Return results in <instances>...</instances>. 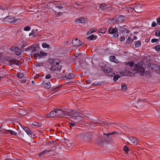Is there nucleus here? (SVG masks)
<instances>
[{
	"mask_svg": "<svg viewBox=\"0 0 160 160\" xmlns=\"http://www.w3.org/2000/svg\"><path fill=\"white\" fill-rule=\"evenodd\" d=\"M118 28L120 33V35L121 34L125 35H122L120 36V40H125V37L127 36L126 34L130 32L131 28L125 25H122L121 26L118 25Z\"/></svg>",
	"mask_w": 160,
	"mask_h": 160,
	"instance_id": "obj_1",
	"label": "nucleus"
},
{
	"mask_svg": "<svg viewBox=\"0 0 160 160\" xmlns=\"http://www.w3.org/2000/svg\"><path fill=\"white\" fill-rule=\"evenodd\" d=\"M100 66L101 67L102 70L108 76L113 77L115 75V73L113 72L112 68L108 67L106 66V65L104 63H101L99 64Z\"/></svg>",
	"mask_w": 160,
	"mask_h": 160,
	"instance_id": "obj_2",
	"label": "nucleus"
},
{
	"mask_svg": "<svg viewBox=\"0 0 160 160\" xmlns=\"http://www.w3.org/2000/svg\"><path fill=\"white\" fill-rule=\"evenodd\" d=\"M118 28H112L110 27L108 28V32L110 34H113L112 37L114 38H116L119 36L118 33Z\"/></svg>",
	"mask_w": 160,
	"mask_h": 160,
	"instance_id": "obj_3",
	"label": "nucleus"
},
{
	"mask_svg": "<svg viewBox=\"0 0 160 160\" xmlns=\"http://www.w3.org/2000/svg\"><path fill=\"white\" fill-rule=\"evenodd\" d=\"M81 138L85 140L89 141L92 137V133L91 132H84L80 135Z\"/></svg>",
	"mask_w": 160,
	"mask_h": 160,
	"instance_id": "obj_4",
	"label": "nucleus"
},
{
	"mask_svg": "<svg viewBox=\"0 0 160 160\" xmlns=\"http://www.w3.org/2000/svg\"><path fill=\"white\" fill-rule=\"evenodd\" d=\"M82 117L83 115L81 113L78 111H73L72 118L74 119L75 120L77 121V120L78 119H80ZM78 121H80V120H79Z\"/></svg>",
	"mask_w": 160,
	"mask_h": 160,
	"instance_id": "obj_5",
	"label": "nucleus"
},
{
	"mask_svg": "<svg viewBox=\"0 0 160 160\" xmlns=\"http://www.w3.org/2000/svg\"><path fill=\"white\" fill-rule=\"evenodd\" d=\"M18 21V20L17 19H16L14 18L9 16L7 17L4 19V22L6 23L16 22Z\"/></svg>",
	"mask_w": 160,
	"mask_h": 160,
	"instance_id": "obj_6",
	"label": "nucleus"
},
{
	"mask_svg": "<svg viewBox=\"0 0 160 160\" xmlns=\"http://www.w3.org/2000/svg\"><path fill=\"white\" fill-rule=\"evenodd\" d=\"M34 46L33 45L31 46L28 48V49L31 50V49H32V55H33V57H34L36 58H40L41 57L40 53L36 52H35L33 53L35 51L36 52V50L34 48Z\"/></svg>",
	"mask_w": 160,
	"mask_h": 160,
	"instance_id": "obj_7",
	"label": "nucleus"
},
{
	"mask_svg": "<svg viewBox=\"0 0 160 160\" xmlns=\"http://www.w3.org/2000/svg\"><path fill=\"white\" fill-rule=\"evenodd\" d=\"M4 60L5 61L11 62V64L13 65L14 64H15L18 65V61L15 60L13 58L10 57H5L4 58Z\"/></svg>",
	"mask_w": 160,
	"mask_h": 160,
	"instance_id": "obj_8",
	"label": "nucleus"
},
{
	"mask_svg": "<svg viewBox=\"0 0 160 160\" xmlns=\"http://www.w3.org/2000/svg\"><path fill=\"white\" fill-rule=\"evenodd\" d=\"M136 68H135L137 71V73L139 72L141 73V75L142 76L143 75V73L144 71V68L142 67L138 66L137 64L135 65Z\"/></svg>",
	"mask_w": 160,
	"mask_h": 160,
	"instance_id": "obj_9",
	"label": "nucleus"
},
{
	"mask_svg": "<svg viewBox=\"0 0 160 160\" xmlns=\"http://www.w3.org/2000/svg\"><path fill=\"white\" fill-rule=\"evenodd\" d=\"M125 19L124 16L119 15L116 18V21L118 23H122L123 22Z\"/></svg>",
	"mask_w": 160,
	"mask_h": 160,
	"instance_id": "obj_10",
	"label": "nucleus"
},
{
	"mask_svg": "<svg viewBox=\"0 0 160 160\" xmlns=\"http://www.w3.org/2000/svg\"><path fill=\"white\" fill-rule=\"evenodd\" d=\"M56 117H63L64 111L60 109H55Z\"/></svg>",
	"mask_w": 160,
	"mask_h": 160,
	"instance_id": "obj_11",
	"label": "nucleus"
},
{
	"mask_svg": "<svg viewBox=\"0 0 160 160\" xmlns=\"http://www.w3.org/2000/svg\"><path fill=\"white\" fill-rule=\"evenodd\" d=\"M72 43L76 47H79L83 44V42H81V41H72Z\"/></svg>",
	"mask_w": 160,
	"mask_h": 160,
	"instance_id": "obj_12",
	"label": "nucleus"
},
{
	"mask_svg": "<svg viewBox=\"0 0 160 160\" xmlns=\"http://www.w3.org/2000/svg\"><path fill=\"white\" fill-rule=\"evenodd\" d=\"M23 130L30 136L32 137V131L27 127H22Z\"/></svg>",
	"mask_w": 160,
	"mask_h": 160,
	"instance_id": "obj_13",
	"label": "nucleus"
},
{
	"mask_svg": "<svg viewBox=\"0 0 160 160\" xmlns=\"http://www.w3.org/2000/svg\"><path fill=\"white\" fill-rule=\"evenodd\" d=\"M73 111L72 110L68 111H65L64 112L63 117L68 118L67 117V116H69L72 117Z\"/></svg>",
	"mask_w": 160,
	"mask_h": 160,
	"instance_id": "obj_14",
	"label": "nucleus"
},
{
	"mask_svg": "<svg viewBox=\"0 0 160 160\" xmlns=\"http://www.w3.org/2000/svg\"><path fill=\"white\" fill-rule=\"evenodd\" d=\"M74 76V75L73 73L69 72L65 74V77L69 79H73Z\"/></svg>",
	"mask_w": 160,
	"mask_h": 160,
	"instance_id": "obj_15",
	"label": "nucleus"
},
{
	"mask_svg": "<svg viewBox=\"0 0 160 160\" xmlns=\"http://www.w3.org/2000/svg\"><path fill=\"white\" fill-rule=\"evenodd\" d=\"M48 117H52L55 118L56 117V112L55 109L53 110L48 114Z\"/></svg>",
	"mask_w": 160,
	"mask_h": 160,
	"instance_id": "obj_16",
	"label": "nucleus"
},
{
	"mask_svg": "<svg viewBox=\"0 0 160 160\" xmlns=\"http://www.w3.org/2000/svg\"><path fill=\"white\" fill-rule=\"evenodd\" d=\"M56 59H50L49 60V63L51 65H58L59 64V63L56 61Z\"/></svg>",
	"mask_w": 160,
	"mask_h": 160,
	"instance_id": "obj_17",
	"label": "nucleus"
},
{
	"mask_svg": "<svg viewBox=\"0 0 160 160\" xmlns=\"http://www.w3.org/2000/svg\"><path fill=\"white\" fill-rule=\"evenodd\" d=\"M77 23H85V20L83 18H81L76 21Z\"/></svg>",
	"mask_w": 160,
	"mask_h": 160,
	"instance_id": "obj_18",
	"label": "nucleus"
},
{
	"mask_svg": "<svg viewBox=\"0 0 160 160\" xmlns=\"http://www.w3.org/2000/svg\"><path fill=\"white\" fill-rule=\"evenodd\" d=\"M98 38V37L96 35H94L93 34H91L88 37V38L90 40H95Z\"/></svg>",
	"mask_w": 160,
	"mask_h": 160,
	"instance_id": "obj_19",
	"label": "nucleus"
},
{
	"mask_svg": "<svg viewBox=\"0 0 160 160\" xmlns=\"http://www.w3.org/2000/svg\"><path fill=\"white\" fill-rule=\"evenodd\" d=\"M51 151L50 150H44L43 151L41 152L39 154L38 156H40L42 155H44L45 154L47 153L48 152H49Z\"/></svg>",
	"mask_w": 160,
	"mask_h": 160,
	"instance_id": "obj_20",
	"label": "nucleus"
},
{
	"mask_svg": "<svg viewBox=\"0 0 160 160\" xmlns=\"http://www.w3.org/2000/svg\"><path fill=\"white\" fill-rule=\"evenodd\" d=\"M130 139L131 142L133 143H137L138 141V139L134 137H131L130 138Z\"/></svg>",
	"mask_w": 160,
	"mask_h": 160,
	"instance_id": "obj_21",
	"label": "nucleus"
},
{
	"mask_svg": "<svg viewBox=\"0 0 160 160\" xmlns=\"http://www.w3.org/2000/svg\"><path fill=\"white\" fill-rule=\"evenodd\" d=\"M76 122H77L76 123H73V122H71L70 123V127L71 128H72L73 127H74V128H77V126L76 125L77 124V123L78 122V120L77 121H76Z\"/></svg>",
	"mask_w": 160,
	"mask_h": 160,
	"instance_id": "obj_22",
	"label": "nucleus"
},
{
	"mask_svg": "<svg viewBox=\"0 0 160 160\" xmlns=\"http://www.w3.org/2000/svg\"><path fill=\"white\" fill-rule=\"evenodd\" d=\"M18 112L19 114L21 115H26L27 114L25 110L22 109H20Z\"/></svg>",
	"mask_w": 160,
	"mask_h": 160,
	"instance_id": "obj_23",
	"label": "nucleus"
},
{
	"mask_svg": "<svg viewBox=\"0 0 160 160\" xmlns=\"http://www.w3.org/2000/svg\"><path fill=\"white\" fill-rule=\"evenodd\" d=\"M6 130L9 132L11 135H14L16 136H17V133L12 130L10 129H6Z\"/></svg>",
	"mask_w": 160,
	"mask_h": 160,
	"instance_id": "obj_24",
	"label": "nucleus"
},
{
	"mask_svg": "<svg viewBox=\"0 0 160 160\" xmlns=\"http://www.w3.org/2000/svg\"><path fill=\"white\" fill-rule=\"evenodd\" d=\"M38 31V30L36 29L35 30L33 29L31 32L29 34V36H35L36 35V33Z\"/></svg>",
	"mask_w": 160,
	"mask_h": 160,
	"instance_id": "obj_25",
	"label": "nucleus"
},
{
	"mask_svg": "<svg viewBox=\"0 0 160 160\" xmlns=\"http://www.w3.org/2000/svg\"><path fill=\"white\" fill-rule=\"evenodd\" d=\"M141 6H138L134 7V9L135 11L138 12L139 13L141 12V10H140L141 9Z\"/></svg>",
	"mask_w": 160,
	"mask_h": 160,
	"instance_id": "obj_26",
	"label": "nucleus"
},
{
	"mask_svg": "<svg viewBox=\"0 0 160 160\" xmlns=\"http://www.w3.org/2000/svg\"><path fill=\"white\" fill-rule=\"evenodd\" d=\"M107 134L103 133V141L105 142H108V139L109 138L108 136H107L108 137H106V136Z\"/></svg>",
	"mask_w": 160,
	"mask_h": 160,
	"instance_id": "obj_27",
	"label": "nucleus"
},
{
	"mask_svg": "<svg viewBox=\"0 0 160 160\" xmlns=\"http://www.w3.org/2000/svg\"><path fill=\"white\" fill-rule=\"evenodd\" d=\"M97 31V29H90L87 32V34L89 35L92 33L96 32Z\"/></svg>",
	"mask_w": 160,
	"mask_h": 160,
	"instance_id": "obj_28",
	"label": "nucleus"
},
{
	"mask_svg": "<svg viewBox=\"0 0 160 160\" xmlns=\"http://www.w3.org/2000/svg\"><path fill=\"white\" fill-rule=\"evenodd\" d=\"M16 50H15V53L17 55H19L21 54V50L19 48H18L16 49Z\"/></svg>",
	"mask_w": 160,
	"mask_h": 160,
	"instance_id": "obj_29",
	"label": "nucleus"
},
{
	"mask_svg": "<svg viewBox=\"0 0 160 160\" xmlns=\"http://www.w3.org/2000/svg\"><path fill=\"white\" fill-rule=\"evenodd\" d=\"M106 29L104 28H103L99 30L98 31V32L99 33H102L103 34L106 32Z\"/></svg>",
	"mask_w": 160,
	"mask_h": 160,
	"instance_id": "obj_30",
	"label": "nucleus"
},
{
	"mask_svg": "<svg viewBox=\"0 0 160 160\" xmlns=\"http://www.w3.org/2000/svg\"><path fill=\"white\" fill-rule=\"evenodd\" d=\"M44 87L48 89L50 88L51 87V85L50 82H47L44 84Z\"/></svg>",
	"mask_w": 160,
	"mask_h": 160,
	"instance_id": "obj_31",
	"label": "nucleus"
},
{
	"mask_svg": "<svg viewBox=\"0 0 160 160\" xmlns=\"http://www.w3.org/2000/svg\"><path fill=\"white\" fill-rule=\"evenodd\" d=\"M17 76L19 78H22L23 77L24 74L21 72H18L17 74Z\"/></svg>",
	"mask_w": 160,
	"mask_h": 160,
	"instance_id": "obj_32",
	"label": "nucleus"
},
{
	"mask_svg": "<svg viewBox=\"0 0 160 160\" xmlns=\"http://www.w3.org/2000/svg\"><path fill=\"white\" fill-rule=\"evenodd\" d=\"M128 72L129 73H137V71L134 68L132 70L131 69L128 70Z\"/></svg>",
	"mask_w": 160,
	"mask_h": 160,
	"instance_id": "obj_33",
	"label": "nucleus"
},
{
	"mask_svg": "<svg viewBox=\"0 0 160 160\" xmlns=\"http://www.w3.org/2000/svg\"><path fill=\"white\" fill-rule=\"evenodd\" d=\"M32 124L34 126H38V127H40L42 125V124H41L40 123H39L38 122H34L32 123Z\"/></svg>",
	"mask_w": 160,
	"mask_h": 160,
	"instance_id": "obj_34",
	"label": "nucleus"
},
{
	"mask_svg": "<svg viewBox=\"0 0 160 160\" xmlns=\"http://www.w3.org/2000/svg\"><path fill=\"white\" fill-rule=\"evenodd\" d=\"M42 47L44 48H50V46L49 44L46 43H43L42 44Z\"/></svg>",
	"mask_w": 160,
	"mask_h": 160,
	"instance_id": "obj_35",
	"label": "nucleus"
},
{
	"mask_svg": "<svg viewBox=\"0 0 160 160\" xmlns=\"http://www.w3.org/2000/svg\"><path fill=\"white\" fill-rule=\"evenodd\" d=\"M141 44L140 41H138L135 44V46L136 47L138 48L140 46Z\"/></svg>",
	"mask_w": 160,
	"mask_h": 160,
	"instance_id": "obj_36",
	"label": "nucleus"
},
{
	"mask_svg": "<svg viewBox=\"0 0 160 160\" xmlns=\"http://www.w3.org/2000/svg\"><path fill=\"white\" fill-rule=\"evenodd\" d=\"M123 150L124 151L126 152V154H127L129 151V149L126 146H125L123 147Z\"/></svg>",
	"mask_w": 160,
	"mask_h": 160,
	"instance_id": "obj_37",
	"label": "nucleus"
},
{
	"mask_svg": "<svg viewBox=\"0 0 160 160\" xmlns=\"http://www.w3.org/2000/svg\"><path fill=\"white\" fill-rule=\"evenodd\" d=\"M116 58L114 56H111L110 57V60L111 61H113V62H116L115 60Z\"/></svg>",
	"mask_w": 160,
	"mask_h": 160,
	"instance_id": "obj_38",
	"label": "nucleus"
},
{
	"mask_svg": "<svg viewBox=\"0 0 160 160\" xmlns=\"http://www.w3.org/2000/svg\"><path fill=\"white\" fill-rule=\"evenodd\" d=\"M57 67L56 65H51V70L52 71H54L56 70Z\"/></svg>",
	"mask_w": 160,
	"mask_h": 160,
	"instance_id": "obj_39",
	"label": "nucleus"
},
{
	"mask_svg": "<svg viewBox=\"0 0 160 160\" xmlns=\"http://www.w3.org/2000/svg\"><path fill=\"white\" fill-rule=\"evenodd\" d=\"M121 89L123 91H126L127 89V87L125 84H122L121 85Z\"/></svg>",
	"mask_w": 160,
	"mask_h": 160,
	"instance_id": "obj_40",
	"label": "nucleus"
},
{
	"mask_svg": "<svg viewBox=\"0 0 160 160\" xmlns=\"http://www.w3.org/2000/svg\"><path fill=\"white\" fill-rule=\"evenodd\" d=\"M155 34L157 36H160V30H158L155 32Z\"/></svg>",
	"mask_w": 160,
	"mask_h": 160,
	"instance_id": "obj_41",
	"label": "nucleus"
},
{
	"mask_svg": "<svg viewBox=\"0 0 160 160\" xmlns=\"http://www.w3.org/2000/svg\"><path fill=\"white\" fill-rule=\"evenodd\" d=\"M31 29V27L29 26H27L24 27V30L25 31H29Z\"/></svg>",
	"mask_w": 160,
	"mask_h": 160,
	"instance_id": "obj_42",
	"label": "nucleus"
},
{
	"mask_svg": "<svg viewBox=\"0 0 160 160\" xmlns=\"http://www.w3.org/2000/svg\"><path fill=\"white\" fill-rule=\"evenodd\" d=\"M114 77L113 79V81H116L119 78H120V76L119 75H117L116 76H114Z\"/></svg>",
	"mask_w": 160,
	"mask_h": 160,
	"instance_id": "obj_43",
	"label": "nucleus"
},
{
	"mask_svg": "<svg viewBox=\"0 0 160 160\" xmlns=\"http://www.w3.org/2000/svg\"><path fill=\"white\" fill-rule=\"evenodd\" d=\"M118 132H116V131H114L113 132H112L111 133H107V134L106 135V136L108 137L107 136H109L110 135H113L115 134L118 133Z\"/></svg>",
	"mask_w": 160,
	"mask_h": 160,
	"instance_id": "obj_44",
	"label": "nucleus"
},
{
	"mask_svg": "<svg viewBox=\"0 0 160 160\" xmlns=\"http://www.w3.org/2000/svg\"><path fill=\"white\" fill-rule=\"evenodd\" d=\"M155 50L158 52H159L160 50V46L159 45H157L154 47Z\"/></svg>",
	"mask_w": 160,
	"mask_h": 160,
	"instance_id": "obj_45",
	"label": "nucleus"
},
{
	"mask_svg": "<svg viewBox=\"0 0 160 160\" xmlns=\"http://www.w3.org/2000/svg\"><path fill=\"white\" fill-rule=\"evenodd\" d=\"M127 65H128L130 67H132L134 65L133 62H131L127 63Z\"/></svg>",
	"mask_w": 160,
	"mask_h": 160,
	"instance_id": "obj_46",
	"label": "nucleus"
},
{
	"mask_svg": "<svg viewBox=\"0 0 160 160\" xmlns=\"http://www.w3.org/2000/svg\"><path fill=\"white\" fill-rule=\"evenodd\" d=\"M62 86V85H60L58 86H54L53 87H52V88L53 90H57L58 88L61 87Z\"/></svg>",
	"mask_w": 160,
	"mask_h": 160,
	"instance_id": "obj_47",
	"label": "nucleus"
},
{
	"mask_svg": "<svg viewBox=\"0 0 160 160\" xmlns=\"http://www.w3.org/2000/svg\"><path fill=\"white\" fill-rule=\"evenodd\" d=\"M40 55H41L43 56H45L47 55L46 53L42 51L40 52Z\"/></svg>",
	"mask_w": 160,
	"mask_h": 160,
	"instance_id": "obj_48",
	"label": "nucleus"
},
{
	"mask_svg": "<svg viewBox=\"0 0 160 160\" xmlns=\"http://www.w3.org/2000/svg\"><path fill=\"white\" fill-rule=\"evenodd\" d=\"M157 25V23L155 21H153L152 22L151 25V26L152 27H154Z\"/></svg>",
	"mask_w": 160,
	"mask_h": 160,
	"instance_id": "obj_49",
	"label": "nucleus"
},
{
	"mask_svg": "<svg viewBox=\"0 0 160 160\" xmlns=\"http://www.w3.org/2000/svg\"><path fill=\"white\" fill-rule=\"evenodd\" d=\"M55 7L56 8H58L60 9H61L63 8L62 6L59 5H56L55 6Z\"/></svg>",
	"mask_w": 160,
	"mask_h": 160,
	"instance_id": "obj_50",
	"label": "nucleus"
},
{
	"mask_svg": "<svg viewBox=\"0 0 160 160\" xmlns=\"http://www.w3.org/2000/svg\"><path fill=\"white\" fill-rule=\"evenodd\" d=\"M18 47H15L14 46H12L11 48V49L12 51H15V50H16V49H17Z\"/></svg>",
	"mask_w": 160,
	"mask_h": 160,
	"instance_id": "obj_51",
	"label": "nucleus"
},
{
	"mask_svg": "<svg viewBox=\"0 0 160 160\" xmlns=\"http://www.w3.org/2000/svg\"><path fill=\"white\" fill-rule=\"evenodd\" d=\"M51 75L50 74H47L45 77L47 79H48L51 78Z\"/></svg>",
	"mask_w": 160,
	"mask_h": 160,
	"instance_id": "obj_52",
	"label": "nucleus"
},
{
	"mask_svg": "<svg viewBox=\"0 0 160 160\" xmlns=\"http://www.w3.org/2000/svg\"><path fill=\"white\" fill-rule=\"evenodd\" d=\"M157 22L158 24L159 25H160V17L158 18L157 19Z\"/></svg>",
	"mask_w": 160,
	"mask_h": 160,
	"instance_id": "obj_53",
	"label": "nucleus"
},
{
	"mask_svg": "<svg viewBox=\"0 0 160 160\" xmlns=\"http://www.w3.org/2000/svg\"><path fill=\"white\" fill-rule=\"evenodd\" d=\"M62 68L61 66H58L57 68V70L58 71H60Z\"/></svg>",
	"mask_w": 160,
	"mask_h": 160,
	"instance_id": "obj_54",
	"label": "nucleus"
},
{
	"mask_svg": "<svg viewBox=\"0 0 160 160\" xmlns=\"http://www.w3.org/2000/svg\"><path fill=\"white\" fill-rule=\"evenodd\" d=\"M99 140V139H97L96 140V142H97L98 144H100V145H101V144H102V142L101 141L100 142Z\"/></svg>",
	"mask_w": 160,
	"mask_h": 160,
	"instance_id": "obj_55",
	"label": "nucleus"
},
{
	"mask_svg": "<svg viewBox=\"0 0 160 160\" xmlns=\"http://www.w3.org/2000/svg\"><path fill=\"white\" fill-rule=\"evenodd\" d=\"M98 84V82H95L92 83V85L93 86H97Z\"/></svg>",
	"mask_w": 160,
	"mask_h": 160,
	"instance_id": "obj_56",
	"label": "nucleus"
},
{
	"mask_svg": "<svg viewBox=\"0 0 160 160\" xmlns=\"http://www.w3.org/2000/svg\"><path fill=\"white\" fill-rule=\"evenodd\" d=\"M26 81V80L24 79L22 80L21 81V82L22 83H25Z\"/></svg>",
	"mask_w": 160,
	"mask_h": 160,
	"instance_id": "obj_57",
	"label": "nucleus"
},
{
	"mask_svg": "<svg viewBox=\"0 0 160 160\" xmlns=\"http://www.w3.org/2000/svg\"><path fill=\"white\" fill-rule=\"evenodd\" d=\"M86 82L88 84H89L91 83V82L90 80H88L86 81Z\"/></svg>",
	"mask_w": 160,
	"mask_h": 160,
	"instance_id": "obj_58",
	"label": "nucleus"
},
{
	"mask_svg": "<svg viewBox=\"0 0 160 160\" xmlns=\"http://www.w3.org/2000/svg\"><path fill=\"white\" fill-rule=\"evenodd\" d=\"M103 123H104V125L107 124V125H108V126H110V123L108 124L107 123H106V122H103Z\"/></svg>",
	"mask_w": 160,
	"mask_h": 160,
	"instance_id": "obj_59",
	"label": "nucleus"
},
{
	"mask_svg": "<svg viewBox=\"0 0 160 160\" xmlns=\"http://www.w3.org/2000/svg\"><path fill=\"white\" fill-rule=\"evenodd\" d=\"M138 39V38L136 36H134L133 40H136L137 39Z\"/></svg>",
	"mask_w": 160,
	"mask_h": 160,
	"instance_id": "obj_60",
	"label": "nucleus"
},
{
	"mask_svg": "<svg viewBox=\"0 0 160 160\" xmlns=\"http://www.w3.org/2000/svg\"><path fill=\"white\" fill-rule=\"evenodd\" d=\"M26 46V45H24V44H23L22 46V48H23L25 47Z\"/></svg>",
	"mask_w": 160,
	"mask_h": 160,
	"instance_id": "obj_61",
	"label": "nucleus"
},
{
	"mask_svg": "<svg viewBox=\"0 0 160 160\" xmlns=\"http://www.w3.org/2000/svg\"><path fill=\"white\" fill-rule=\"evenodd\" d=\"M35 83V82L34 81H32V85H34V84Z\"/></svg>",
	"mask_w": 160,
	"mask_h": 160,
	"instance_id": "obj_62",
	"label": "nucleus"
},
{
	"mask_svg": "<svg viewBox=\"0 0 160 160\" xmlns=\"http://www.w3.org/2000/svg\"><path fill=\"white\" fill-rule=\"evenodd\" d=\"M103 121H99V122H97V123H103Z\"/></svg>",
	"mask_w": 160,
	"mask_h": 160,
	"instance_id": "obj_63",
	"label": "nucleus"
},
{
	"mask_svg": "<svg viewBox=\"0 0 160 160\" xmlns=\"http://www.w3.org/2000/svg\"><path fill=\"white\" fill-rule=\"evenodd\" d=\"M131 38L129 37H128V38L127 39V40H131Z\"/></svg>",
	"mask_w": 160,
	"mask_h": 160,
	"instance_id": "obj_64",
	"label": "nucleus"
}]
</instances>
